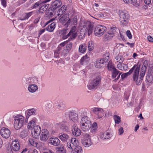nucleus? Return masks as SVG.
<instances>
[{
    "instance_id": "1",
    "label": "nucleus",
    "mask_w": 153,
    "mask_h": 153,
    "mask_svg": "<svg viewBox=\"0 0 153 153\" xmlns=\"http://www.w3.org/2000/svg\"><path fill=\"white\" fill-rule=\"evenodd\" d=\"M78 140L75 138L71 139V141L67 142V147L72 150L71 153H82V149L81 147L79 146Z\"/></svg>"
},
{
    "instance_id": "2",
    "label": "nucleus",
    "mask_w": 153,
    "mask_h": 153,
    "mask_svg": "<svg viewBox=\"0 0 153 153\" xmlns=\"http://www.w3.org/2000/svg\"><path fill=\"white\" fill-rule=\"evenodd\" d=\"M101 81V77H92L87 85L90 90H94L99 86Z\"/></svg>"
},
{
    "instance_id": "3",
    "label": "nucleus",
    "mask_w": 153,
    "mask_h": 153,
    "mask_svg": "<svg viewBox=\"0 0 153 153\" xmlns=\"http://www.w3.org/2000/svg\"><path fill=\"white\" fill-rule=\"evenodd\" d=\"M81 127L83 131H87L91 127V121L88 117L85 116L82 117L80 121Z\"/></svg>"
},
{
    "instance_id": "4",
    "label": "nucleus",
    "mask_w": 153,
    "mask_h": 153,
    "mask_svg": "<svg viewBox=\"0 0 153 153\" xmlns=\"http://www.w3.org/2000/svg\"><path fill=\"white\" fill-rule=\"evenodd\" d=\"M14 126L16 129L21 128L24 124L25 117L22 115H18L14 117Z\"/></svg>"
},
{
    "instance_id": "5",
    "label": "nucleus",
    "mask_w": 153,
    "mask_h": 153,
    "mask_svg": "<svg viewBox=\"0 0 153 153\" xmlns=\"http://www.w3.org/2000/svg\"><path fill=\"white\" fill-rule=\"evenodd\" d=\"M119 21L121 25H126L128 23L129 15L126 11L120 10V11Z\"/></svg>"
},
{
    "instance_id": "6",
    "label": "nucleus",
    "mask_w": 153,
    "mask_h": 153,
    "mask_svg": "<svg viewBox=\"0 0 153 153\" xmlns=\"http://www.w3.org/2000/svg\"><path fill=\"white\" fill-rule=\"evenodd\" d=\"M106 29V27L103 25H98L95 27L94 34L96 36L100 37L105 33Z\"/></svg>"
},
{
    "instance_id": "7",
    "label": "nucleus",
    "mask_w": 153,
    "mask_h": 153,
    "mask_svg": "<svg viewBox=\"0 0 153 153\" xmlns=\"http://www.w3.org/2000/svg\"><path fill=\"white\" fill-rule=\"evenodd\" d=\"M84 136V138L82 140V143L85 147H89L93 144L91 136L87 133H85Z\"/></svg>"
},
{
    "instance_id": "8",
    "label": "nucleus",
    "mask_w": 153,
    "mask_h": 153,
    "mask_svg": "<svg viewBox=\"0 0 153 153\" xmlns=\"http://www.w3.org/2000/svg\"><path fill=\"white\" fill-rule=\"evenodd\" d=\"M0 134L3 138L7 139L9 138L10 136V131L8 128L4 127L1 129Z\"/></svg>"
},
{
    "instance_id": "9",
    "label": "nucleus",
    "mask_w": 153,
    "mask_h": 153,
    "mask_svg": "<svg viewBox=\"0 0 153 153\" xmlns=\"http://www.w3.org/2000/svg\"><path fill=\"white\" fill-rule=\"evenodd\" d=\"M48 143L50 145L54 146H59L60 144V141L58 138L56 137H52L48 140Z\"/></svg>"
},
{
    "instance_id": "10",
    "label": "nucleus",
    "mask_w": 153,
    "mask_h": 153,
    "mask_svg": "<svg viewBox=\"0 0 153 153\" xmlns=\"http://www.w3.org/2000/svg\"><path fill=\"white\" fill-rule=\"evenodd\" d=\"M33 130L31 131V133L33 137L35 138H37L39 136L41 131L40 127L36 125L33 128Z\"/></svg>"
},
{
    "instance_id": "11",
    "label": "nucleus",
    "mask_w": 153,
    "mask_h": 153,
    "mask_svg": "<svg viewBox=\"0 0 153 153\" xmlns=\"http://www.w3.org/2000/svg\"><path fill=\"white\" fill-rule=\"evenodd\" d=\"M49 137V132L46 129H43L42 130L40 136L41 140L46 141Z\"/></svg>"
},
{
    "instance_id": "12",
    "label": "nucleus",
    "mask_w": 153,
    "mask_h": 153,
    "mask_svg": "<svg viewBox=\"0 0 153 153\" xmlns=\"http://www.w3.org/2000/svg\"><path fill=\"white\" fill-rule=\"evenodd\" d=\"M12 150L14 152L18 151L20 149V145L19 140L16 139L12 141L11 143Z\"/></svg>"
},
{
    "instance_id": "13",
    "label": "nucleus",
    "mask_w": 153,
    "mask_h": 153,
    "mask_svg": "<svg viewBox=\"0 0 153 153\" xmlns=\"http://www.w3.org/2000/svg\"><path fill=\"white\" fill-rule=\"evenodd\" d=\"M69 117L70 119L74 123L78 121V113L76 112L73 111H70L69 112Z\"/></svg>"
},
{
    "instance_id": "14",
    "label": "nucleus",
    "mask_w": 153,
    "mask_h": 153,
    "mask_svg": "<svg viewBox=\"0 0 153 153\" xmlns=\"http://www.w3.org/2000/svg\"><path fill=\"white\" fill-rule=\"evenodd\" d=\"M37 119L35 117L30 119L27 124V127L28 129L33 130V128L36 125Z\"/></svg>"
},
{
    "instance_id": "15",
    "label": "nucleus",
    "mask_w": 153,
    "mask_h": 153,
    "mask_svg": "<svg viewBox=\"0 0 153 153\" xmlns=\"http://www.w3.org/2000/svg\"><path fill=\"white\" fill-rule=\"evenodd\" d=\"M71 131L73 134L75 136H79L81 133V130L78 127L76 124H74L72 126Z\"/></svg>"
},
{
    "instance_id": "16",
    "label": "nucleus",
    "mask_w": 153,
    "mask_h": 153,
    "mask_svg": "<svg viewBox=\"0 0 153 153\" xmlns=\"http://www.w3.org/2000/svg\"><path fill=\"white\" fill-rule=\"evenodd\" d=\"M93 112L97 115L99 118H100L103 116V110L102 108H95L92 110Z\"/></svg>"
},
{
    "instance_id": "17",
    "label": "nucleus",
    "mask_w": 153,
    "mask_h": 153,
    "mask_svg": "<svg viewBox=\"0 0 153 153\" xmlns=\"http://www.w3.org/2000/svg\"><path fill=\"white\" fill-rule=\"evenodd\" d=\"M93 25L91 23H89L87 26H86L85 25H84L83 29H84L85 30L84 33H88V36H90L93 32Z\"/></svg>"
},
{
    "instance_id": "18",
    "label": "nucleus",
    "mask_w": 153,
    "mask_h": 153,
    "mask_svg": "<svg viewBox=\"0 0 153 153\" xmlns=\"http://www.w3.org/2000/svg\"><path fill=\"white\" fill-rule=\"evenodd\" d=\"M76 30V26H73L70 30V32L67 35L66 38L70 36L71 38L74 39L76 36V33L75 32Z\"/></svg>"
},
{
    "instance_id": "19",
    "label": "nucleus",
    "mask_w": 153,
    "mask_h": 153,
    "mask_svg": "<svg viewBox=\"0 0 153 153\" xmlns=\"http://www.w3.org/2000/svg\"><path fill=\"white\" fill-rule=\"evenodd\" d=\"M69 18V15L67 14H65L59 19V21L62 24L66 27V22L68 20Z\"/></svg>"
},
{
    "instance_id": "20",
    "label": "nucleus",
    "mask_w": 153,
    "mask_h": 153,
    "mask_svg": "<svg viewBox=\"0 0 153 153\" xmlns=\"http://www.w3.org/2000/svg\"><path fill=\"white\" fill-rule=\"evenodd\" d=\"M59 138L62 142H67V141L69 140L68 142H69L70 141H71L69 136L67 134L65 133H62L59 134Z\"/></svg>"
},
{
    "instance_id": "21",
    "label": "nucleus",
    "mask_w": 153,
    "mask_h": 153,
    "mask_svg": "<svg viewBox=\"0 0 153 153\" xmlns=\"http://www.w3.org/2000/svg\"><path fill=\"white\" fill-rule=\"evenodd\" d=\"M27 111V112L26 117V122H27V120L30 116L36 114V108H33L28 109Z\"/></svg>"
},
{
    "instance_id": "22",
    "label": "nucleus",
    "mask_w": 153,
    "mask_h": 153,
    "mask_svg": "<svg viewBox=\"0 0 153 153\" xmlns=\"http://www.w3.org/2000/svg\"><path fill=\"white\" fill-rule=\"evenodd\" d=\"M77 24V18L74 17L72 19H69L66 22V27H68L69 25H74L76 26Z\"/></svg>"
},
{
    "instance_id": "23",
    "label": "nucleus",
    "mask_w": 153,
    "mask_h": 153,
    "mask_svg": "<svg viewBox=\"0 0 153 153\" xmlns=\"http://www.w3.org/2000/svg\"><path fill=\"white\" fill-rule=\"evenodd\" d=\"M62 3L60 0H56L53 1L51 4L52 9L56 10L58 7L61 5Z\"/></svg>"
},
{
    "instance_id": "24",
    "label": "nucleus",
    "mask_w": 153,
    "mask_h": 153,
    "mask_svg": "<svg viewBox=\"0 0 153 153\" xmlns=\"http://www.w3.org/2000/svg\"><path fill=\"white\" fill-rule=\"evenodd\" d=\"M89 60V57L86 54L81 58L80 63L82 65H86L88 64Z\"/></svg>"
},
{
    "instance_id": "25",
    "label": "nucleus",
    "mask_w": 153,
    "mask_h": 153,
    "mask_svg": "<svg viewBox=\"0 0 153 153\" xmlns=\"http://www.w3.org/2000/svg\"><path fill=\"white\" fill-rule=\"evenodd\" d=\"M105 62H106L102 59H98L94 64L95 66L97 68H100L104 66V63Z\"/></svg>"
},
{
    "instance_id": "26",
    "label": "nucleus",
    "mask_w": 153,
    "mask_h": 153,
    "mask_svg": "<svg viewBox=\"0 0 153 153\" xmlns=\"http://www.w3.org/2000/svg\"><path fill=\"white\" fill-rule=\"evenodd\" d=\"M72 43L70 42L66 45L65 48L63 50V53L64 55L68 53L72 48Z\"/></svg>"
},
{
    "instance_id": "27",
    "label": "nucleus",
    "mask_w": 153,
    "mask_h": 153,
    "mask_svg": "<svg viewBox=\"0 0 153 153\" xmlns=\"http://www.w3.org/2000/svg\"><path fill=\"white\" fill-rule=\"evenodd\" d=\"M38 89V86L35 84L30 85L28 87L29 91L31 93H34L36 92Z\"/></svg>"
},
{
    "instance_id": "28",
    "label": "nucleus",
    "mask_w": 153,
    "mask_h": 153,
    "mask_svg": "<svg viewBox=\"0 0 153 153\" xmlns=\"http://www.w3.org/2000/svg\"><path fill=\"white\" fill-rule=\"evenodd\" d=\"M67 10V7L66 5H64L62 6L60 9L58 11V15L61 16L62 15L65 13Z\"/></svg>"
},
{
    "instance_id": "29",
    "label": "nucleus",
    "mask_w": 153,
    "mask_h": 153,
    "mask_svg": "<svg viewBox=\"0 0 153 153\" xmlns=\"http://www.w3.org/2000/svg\"><path fill=\"white\" fill-rule=\"evenodd\" d=\"M100 136V138L102 139H108L110 137L109 133L107 131L101 134Z\"/></svg>"
},
{
    "instance_id": "30",
    "label": "nucleus",
    "mask_w": 153,
    "mask_h": 153,
    "mask_svg": "<svg viewBox=\"0 0 153 153\" xmlns=\"http://www.w3.org/2000/svg\"><path fill=\"white\" fill-rule=\"evenodd\" d=\"M28 129H25L20 132V136L22 138H25L28 136Z\"/></svg>"
},
{
    "instance_id": "31",
    "label": "nucleus",
    "mask_w": 153,
    "mask_h": 153,
    "mask_svg": "<svg viewBox=\"0 0 153 153\" xmlns=\"http://www.w3.org/2000/svg\"><path fill=\"white\" fill-rule=\"evenodd\" d=\"M114 36V35L107 32L104 35V39L105 41H108L111 39Z\"/></svg>"
},
{
    "instance_id": "32",
    "label": "nucleus",
    "mask_w": 153,
    "mask_h": 153,
    "mask_svg": "<svg viewBox=\"0 0 153 153\" xmlns=\"http://www.w3.org/2000/svg\"><path fill=\"white\" fill-rule=\"evenodd\" d=\"M48 7V4H46L42 2V4L40 6L39 11L42 13H43L46 10Z\"/></svg>"
},
{
    "instance_id": "33",
    "label": "nucleus",
    "mask_w": 153,
    "mask_h": 153,
    "mask_svg": "<svg viewBox=\"0 0 153 153\" xmlns=\"http://www.w3.org/2000/svg\"><path fill=\"white\" fill-rule=\"evenodd\" d=\"M117 68L121 70H126L128 69V67L126 65L121 63L117 65Z\"/></svg>"
},
{
    "instance_id": "34",
    "label": "nucleus",
    "mask_w": 153,
    "mask_h": 153,
    "mask_svg": "<svg viewBox=\"0 0 153 153\" xmlns=\"http://www.w3.org/2000/svg\"><path fill=\"white\" fill-rule=\"evenodd\" d=\"M55 25L56 24L55 22L52 23L47 27V30L49 32H52L55 27Z\"/></svg>"
},
{
    "instance_id": "35",
    "label": "nucleus",
    "mask_w": 153,
    "mask_h": 153,
    "mask_svg": "<svg viewBox=\"0 0 153 153\" xmlns=\"http://www.w3.org/2000/svg\"><path fill=\"white\" fill-rule=\"evenodd\" d=\"M42 4V1H38L36 2H35L31 6L32 9H36L39 7H40L41 4Z\"/></svg>"
},
{
    "instance_id": "36",
    "label": "nucleus",
    "mask_w": 153,
    "mask_h": 153,
    "mask_svg": "<svg viewBox=\"0 0 153 153\" xmlns=\"http://www.w3.org/2000/svg\"><path fill=\"white\" fill-rule=\"evenodd\" d=\"M56 11V10L52 9V8L51 7L48 10V12L47 13V15L49 17H51L54 15Z\"/></svg>"
},
{
    "instance_id": "37",
    "label": "nucleus",
    "mask_w": 153,
    "mask_h": 153,
    "mask_svg": "<svg viewBox=\"0 0 153 153\" xmlns=\"http://www.w3.org/2000/svg\"><path fill=\"white\" fill-rule=\"evenodd\" d=\"M86 50V46L84 44L80 45L79 48V51L81 53L85 52Z\"/></svg>"
},
{
    "instance_id": "38",
    "label": "nucleus",
    "mask_w": 153,
    "mask_h": 153,
    "mask_svg": "<svg viewBox=\"0 0 153 153\" xmlns=\"http://www.w3.org/2000/svg\"><path fill=\"white\" fill-rule=\"evenodd\" d=\"M133 80L135 81L136 84L137 85H140L143 79V77H133Z\"/></svg>"
},
{
    "instance_id": "39",
    "label": "nucleus",
    "mask_w": 153,
    "mask_h": 153,
    "mask_svg": "<svg viewBox=\"0 0 153 153\" xmlns=\"http://www.w3.org/2000/svg\"><path fill=\"white\" fill-rule=\"evenodd\" d=\"M112 71V76H116L118 74V76H120L122 72H120L117 70L116 68H114Z\"/></svg>"
},
{
    "instance_id": "40",
    "label": "nucleus",
    "mask_w": 153,
    "mask_h": 153,
    "mask_svg": "<svg viewBox=\"0 0 153 153\" xmlns=\"http://www.w3.org/2000/svg\"><path fill=\"white\" fill-rule=\"evenodd\" d=\"M136 67V65H134V66L128 72L125 73L121 75V76H129L133 71L134 69Z\"/></svg>"
},
{
    "instance_id": "41",
    "label": "nucleus",
    "mask_w": 153,
    "mask_h": 153,
    "mask_svg": "<svg viewBox=\"0 0 153 153\" xmlns=\"http://www.w3.org/2000/svg\"><path fill=\"white\" fill-rule=\"evenodd\" d=\"M29 143L31 145L37 147L39 144L35 142L33 139L32 138H29L28 140Z\"/></svg>"
},
{
    "instance_id": "42",
    "label": "nucleus",
    "mask_w": 153,
    "mask_h": 153,
    "mask_svg": "<svg viewBox=\"0 0 153 153\" xmlns=\"http://www.w3.org/2000/svg\"><path fill=\"white\" fill-rule=\"evenodd\" d=\"M59 127L61 129L64 131H67L69 130L68 128L65 124H59Z\"/></svg>"
},
{
    "instance_id": "43",
    "label": "nucleus",
    "mask_w": 153,
    "mask_h": 153,
    "mask_svg": "<svg viewBox=\"0 0 153 153\" xmlns=\"http://www.w3.org/2000/svg\"><path fill=\"white\" fill-rule=\"evenodd\" d=\"M65 108V105L62 102H59L56 108L60 110H63Z\"/></svg>"
},
{
    "instance_id": "44",
    "label": "nucleus",
    "mask_w": 153,
    "mask_h": 153,
    "mask_svg": "<svg viewBox=\"0 0 153 153\" xmlns=\"http://www.w3.org/2000/svg\"><path fill=\"white\" fill-rule=\"evenodd\" d=\"M115 59L117 62H119L120 63L123 62L124 60V58L121 55H118L115 57Z\"/></svg>"
},
{
    "instance_id": "45",
    "label": "nucleus",
    "mask_w": 153,
    "mask_h": 153,
    "mask_svg": "<svg viewBox=\"0 0 153 153\" xmlns=\"http://www.w3.org/2000/svg\"><path fill=\"white\" fill-rule=\"evenodd\" d=\"M136 67L135 68V70L134 71L133 76H138V75L140 70V68L138 67L137 65H136Z\"/></svg>"
},
{
    "instance_id": "46",
    "label": "nucleus",
    "mask_w": 153,
    "mask_h": 153,
    "mask_svg": "<svg viewBox=\"0 0 153 153\" xmlns=\"http://www.w3.org/2000/svg\"><path fill=\"white\" fill-rule=\"evenodd\" d=\"M91 127V132L93 133L95 132L97 128V123L96 122L94 123Z\"/></svg>"
},
{
    "instance_id": "47",
    "label": "nucleus",
    "mask_w": 153,
    "mask_h": 153,
    "mask_svg": "<svg viewBox=\"0 0 153 153\" xmlns=\"http://www.w3.org/2000/svg\"><path fill=\"white\" fill-rule=\"evenodd\" d=\"M107 67L108 70L111 71H113L114 68H115L112 64V62L109 61L107 65Z\"/></svg>"
},
{
    "instance_id": "48",
    "label": "nucleus",
    "mask_w": 153,
    "mask_h": 153,
    "mask_svg": "<svg viewBox=\"0 0 153 153\" xmlns=\"http://www.w3.org/2000/svg\"><path fill=\"white\" fill-rule=\"evenodd\" d=\"M110 54L108 52H106L103 56V58L102 59L105 62H106L109 59Z\"/></svg>"
},
{
    "instance_id": "49",
    "label": "nucleus",
    "mask_w": 153,
    "mask_h": 153,
    "mask_svg": "<svg viewBox=\"0 0 153 153\" xmlns=\"http://www.w3.org/2000/svg\"><path fill=\"white\" fill-rule=\"evenodd\" d=\"M146 70V66H144L143 67H142L140 73V76H144Z\"/></svg>"
},
{
    "instance_id": "50",
    "label": "nucleus",
    "mask_w": 153,
    "mask_h": 153,
    "mask_svg": "<svg viewBox=\"0 0 153 153\" xmlns=\"http://www.w3.org/2000/svg\"><path fill=\"white\" fill-rule=\"evenodd\" d=\"M114 119L115 121V123L116 124H119L120 122V118L119 116L115 115L114 116Z\"/></svg>"
},
{
    "instance_id": "51",
    "label": "nucleus",
    "mask_w": 153,
    "mask_h": 153,
    "mask_svg": "<svg viewBox=\"0 0 153 153\" xmlns=\"http://www.w3.org/2000/svg\"><path fill=\"white\" fill-rule=\"evenodd\" d=\"M88 50L89 51H91L94 48L93 44L91 42H89L88 43Z\"/></svg>"
},
{
    "instance_id": "52",
    "label": "nucleus",
    "mask_w": 153,
    "mask_h": 153,
    "mask_svg": "<svg viewBox=\"0 0 153 153\" xmlns=\"http://www.w3.org/2000/svg\"><path fill=\"white\" fill-rule=\"evenodd\" d=\"M58 151L59 153H66V150L63 147L58 148Z\"/></svg>"
},
{
    "instance_id": "53",
    "label": "nucleus",
    "mask_w": 153,
    "mask_h": 153,
    "mask_svg": "<svg viewBox=\"0 0 153 153\" xmlns=\"http://www.w3.org/2000/svg\"><path fill=\"white\" fill-rule=\"evenodd\" d=\"M116 27H113L110 28L108 33H110L111 34H113L114 35L115 32H116Z\"/></svg>"
},
{
    "instance_id": "54",
    "label": "nucleus",
    "mask_w": 153,
    "mask_h": 153,
    "mask_svg": "<svg viewBox=\"0 0 153 153\" xmlns=\"http://www.w3.org/2000/svg\"><path fill=\"white\" fill-rule=\"evenodd\" d=\"M23 80L24 82H25L27 83H30L32 82V78H31L30 77L28 78H27L25 80V79Z\"/></svg>"
},
{
    "instance_id": "55",
    "label": "nucleus",
    "mask_w": 153,
    "mask_h": 153,
    "mask_svg": "<svg viewBox=\"0 0 153 153\" xmlns=\"http://www.w3.org/2000/svg\"><path fill=\"white\" fill-rule=\"evenodd\" d=\"M32 12H31L26 14L25 17V19H28L32 14Z\"/></svg>"
},
{
    "instance_id": "56",
    "label": "nucleus",
    "mask_w": 153,
    "mask_h": 153,
    "mask_svg": "<svg viewBox=\"0 0 153 153\" xmlns=\"http://www.w3.org/2000/svg\"><path fill=\"white\" fill-rule=\"evenodd\" d=\"M126 35L129 39L132 38V36L131 33L129 30H128L126 32Z\"/></svg>"
},
{
    "instance_id": "57",
    "label": "nucleus",
    "mask_w": 153,
    "mask_h": 153,
    "mask_svg": "<svg viewBox=\"0 0 153 153\" xmlns=\"http://www.w3.org/2000/svg\"><path fill=\"white\" fill-rule=\"evenodd\" d=\"M147 81L149 83H152L153 81V77H146Z\"/></svg>"
},
{
    "instance_id": "58",
    "label": "nucleus",
    "mask_w": 153,
    "mask_h": 153,
    "mask_svg": "<svg viewBox=\"0 0 153 153\" xmlns=\"http://www.w3.org/2000/svg\"><path fill=\"white\" fill-rule=\"evenodd\" d=\"M118 134L119 135H122L124 132L123 128L122 127H120L118 129Z\"/></svg>"
},
{
    "instance_id": "59",
    "label": "nucleus",
    "mask_w": 153,
    "mask_h": 153,
    "mask_svg": "<svg viewBox=\"0 0 153 153\" xmlns=\"http://www.w3.org/2000/svg\"><path fill=\"white\" fill-rule=\"evenodd\" d=\"M31 78L32 82L36 83V82H38V80L36 77H31Z\"/></svg>"
},
{
    "instance_id": "60",
    "label": "nucleus",
    "mask_w": 153,
    "mask_h": 153,
    "mask_svg": "<svg viewBox=\"0 0 153 153\" xmlns=\"http://www.w3.org/2000/svg\"><path fill=\"white\" fill-rule=\"evenodd\" d=\"M2 5L4 7H5L6 6V2L5 0H1Z\"/></svg>"
},
{
    "instance_id": "61",
    "label": "nucleus",
    "mask_w": 153,
    "mask_h": 153,
    "mask_svg": "<svg viewBox=\"0 0 153 153\" xmlns=\"http://www.w3.org/2000/svg\"><path fill=\"white\" fill-rule=\"evenodd\" d=\"M45 31V29H43L42 30H40L39 31L38 37H39Z\"/></svg>"
},
{
    "instance_id": "62",
    "label": "nucleus",
    "mask_w": 153,
    "mask_h": 153,
    "mask_svg": "<svg viewBox=\"0 0 153 153\" xmlns=\"http://www.w3.org/2000/svg\"><path fill=\"white\" fill-rule=\"evenodd\" d=\"M59 52H58L57 51H55L54 52V57L56 58H59Z\"/></svg>"
},
{
    "instance_id": "63",
    "label": "nucleus",
    "mask_w": 153,
    "mask_h": 153,
    "mask_svg": "<svg viewBox=\"0 0 153 153\" xmlns=\"http://www.w3.org/2000/svg\"><path fill=\"white\" fill-rule=\"evenodd\" d=\"M148 39L150 42H153V38L150 36L148 37Z\"/></svg>"
},
{
    "instance_id": "64",
    "label": "nucleus",
    "mask_w": 153,
    "mask_h": 153,
    "mask_svg": "<svg viewBox=\"0 0 153 153\" xmlns=\"http://www.w3.org/2000/svg\"><path fill=\"white\" fill-rule=\"evenodd\" d=\"M151 0H144V2L146 4L149 5L150 4Z\"/></svg>"
}]
</instances>
